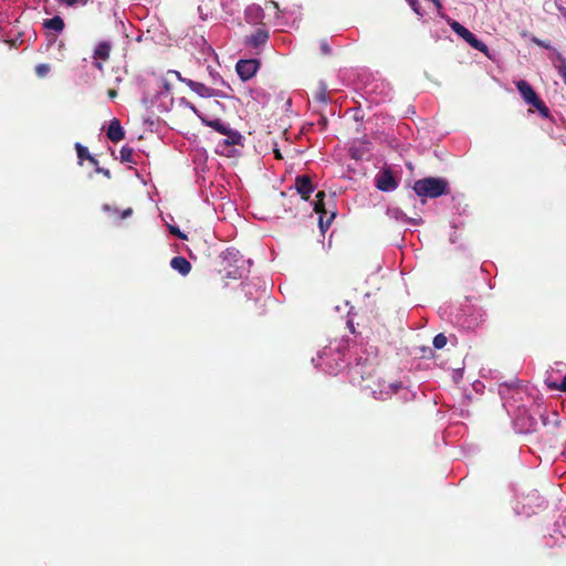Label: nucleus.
<instances>
[{
  "label": "nucleus",
  "instance_id": "6",
  "mask_svg": "<svg viewBox=\"0 0 566 566\" xmlns=\"http://www.w3.org/2000/svg\"><path fill=\"white\" fill-rule=\"evenodd\" d=\"M325 196L326 195L324 191H318L316 193L315 200L313 202L314 211L319 214L318 226L321 228L322 233H324L329 228L332 220L336 216L335 212H332L329 218L326 221H324V214H326V212H327L325 209V203H324Z\"/></svg>",
  "mask_w": 566,
  "mask_h": 566
},
{
  "label": "nucleus",
  "instance_id": "13",
  "mask_svg": "<svg viewBox=\"0 0 566 566\" xmlns=\"http://www.w3.org/2000/svg\"><path fill=\"white\" fill-rule=\"evenodd\" d=\"M106 135H107V138L109 140H112L113 143H118L124 138L125 132H124L123 127L120 126V123L117 118H114L113 120H111V124L107 128Z\"/></svg>",
  "mask_w": 566,
  "mask_h": 566
},
{
  "label": "nucleus",
  "instance_id": "5",
  "mask_svg": "<svg viewBox=\"0 0 566 566\" xmlns=\"http://www.w3.org/2000/svg\"><path fill=\"white\" fill-rule=\"evenodd\" d=\"M363 388L370 389L371 395L377 400H387L392 394H396L401 388V382L396 381L386 385L385 381H378L376 387H373L369 384L363 385Z\"/></svg>",
  "mask_w": 566,
  "mask_h": 566
},
{
  "label": "nucleus",
  "instance_id": "32",
  "mask_svg": "<svg viewBox=\"0 0 566 566\" xmlns=\"http://www.w3.org/2000/svg\"><path fill=\"white\" fill-rule=\"evenodd\" d=\"M321 49H322L324 54H328L331 52V48L328 46V44L326 42H323L321 44Z\"/></svg>",
  "mask_w": 566,
  "mask_h": 566
},
{
  "label": "nucleus",
  "instance_id": "27",
  "mask_svg": "<svg viewBox=\"0 0 566 566\" xmlns=\"http://www.w3.org/2000/svg\"><path fill=\"white\" fill-rule=\"evenodd\" d=\"M169 231H170L171 234L178 237L181 240H186L187 239V235L184 232H181L179 230V228H177V227H172V226L169 227Z\"/></svg>",
  "mask_w": 566,
  "mask_h": 566
},
{
  "label": "nucleus",
  "instance_id": "39",
  "mask_svg": "<svg viewBox=\"0 0 566 566\" xmlns=\"http://www.w3.org/2000/svg\"><path fill=\"white\" fill-rule=\"evenodd\" d=\"M326 123H327V119H326V118H324V119L322 120V124H326Z\"/></svg>",
  "mask_w": 566,
  "mask_h": 566
},
{
  "label": "nucleus",
  "instance_id": "2",
  "mask_svg": "<svg viewBox=\"0 0 566 566\" xmlns=\"http://www.w3.org/2000/svg\"><path fill=\"white\" fill-rule=\"evenodd\" d=\"M221 263L227 276L231 279L241 277L242 264L244 263L243 256L234 248H229L221 253Z\"/></svg>",
  "mask_w": 566,
  "mask_h": 566
},
{
  "label": "nucleus",
  "instance_id": "20",
  "mask_svg": "<svg viewBox=\"0 0 566 566\" xmlns=\"http://www.w3.org/2000/svg\"><path fill=\"white\" fill-rule=\"evenodd\" d=\"M209 127L213 128L214 130L219 132L222 135L228 134L230 130H232L227 124H224L221 119H213L206 123Z\"/></svg>",
  "mask_w": 566,
  "mask_h": 566
},
{
  "label": "nucleus",
  "instance_id": "33",
  "mask_svg": "<svg viewBox=\"0 0 566 566\" xmlns=\"http://www.w3.org/2000/svg\"><path fill=\"white\" fill-rule=\"evenodd\" d=\"M132 213H133V209H132V208H127V209H125V210L122 212L120 218H122V219H125V218L129 217Z\"/></svg>",
  "mask_w": 566,
  "mask_h": 566
},
{
  "label": "nucleus",
  "instance_id": "17",
  "mask_svg": "<svg viewBox=\"0 0 566 566\" xmlns=\"http://www.w3.org/2000/svg\"><path fill=\"white\" fill-rule=\"evenodd\" d=\"M516 88L518 93L521 94L524 102L535 96L537 93L533 90L531 84L526 82L525 80H520L516 83Z\"/></svg>",
  "mask_w": 566,
  "mask_h": 566
},
{
  "label": "nucleus",
  "instance_id": "30",
  "mask_svg": "<svg viewBox=\"0 0 566 566\" xmlns=\"http://www.w3.org/2000/svg\"><path fill=\"white\" fill-rule=\"evenodd\" d=\"M60 3H63V4H66L69 7H73L75 4H77L78 2H82L83 4L86 3V1H82V0H57Z\"/></svg>",
  "mask_w": 566,
  "mask_h": 566
},
{
  "label": "nucleus",
  "instance_id": "12",
  "mask_svg": "<svg viewBox=\"0 0 566 566\" xmlns=\"http://www.w3.org/2000/svg\"><path fill=\"white\" fill-rule=\"evenodd\" d=\"M182 83H185L192 92L198 94L200 97H212L216 96L214 90L208 87L203 83L196 82L192 80H182Z\"/></svg>",
  "mask_w": 566,
  "mask_h": 566
},
{
  "label": "nucleus",
  "instance_id": "25",
  "mask_svg": "<svg viewBox=\"0 0 566 566\" xmlns=\"http://www.w3.org/2000/svg\"><path fill=\"white\" fill-rule=\"evenodd\" d=\"M314 99L321 103L326 104L328 102V96L326 93V88L322 87L314 94Z\"/></svg>",
  "mask_w": 566,
  "mask_h": 566
},
{
  "label": "nucleus",
  "instance_id": "35",
  "mask_svg": "<svg viewBox=\"0 0 566 566\" xmlns=\"http://www.w3.org/2000/svg\"><path fill=\"white\" fill-rule=\"evenodd\" d=\"M107 94L111 98H115L117 96V92L115 90H108Z\"/></svg>",
  "mask_w": 566,
  "mask_h": 566
},
{
  "label": "nucleus",
  "instance_id": "11",
  "mask_svg": "<svg viewBox=\"0 0 566 566\" xmlns=\"http://www.w3.org/2000/svg\"><path fill=\"white\" fill-rule=\"evenodd\" d=\"M224 136L226 138L220 140L218 144V148H220L222 154L229 151V147L240 145L242 142V135L234 129L230 130Z\"/></svg>",
  "mask_w": 566,
  "mask_h": 566
},
{
  "label": "nucleus",
  "instance_id": "18",
  "mask_svg": "<svg viewBox=\"0 0 566 566\" xmlns=\"http://www.w3.org/2000/svg\"><path fill=\"white\" fill-rule=\"evenodd\" d=\"M75 149L77 157L80 159V165H82L83 160L87 159L93 166H97L98 160L90 154L88 149L85 146L77 143L75 144Z\"/></svg>",
  "mask_w": 566,
  "mask_h": 566
},
{
  "label": "nucleus",
  "instance_id": "26",
  "mask_svg": "<svg viewBox=\"0 0 566 566\" xmlns=\"http://www.w3.org/2000/svg\"><path fill=\"white\" fill-rule=\"evenodd\" d=\"M6 43H8L11 48H18L22 42V34H18L14 39H6Z\"/></svg>",
  "mask_w": 566,
  "mask_h": 566
},
{
  "label": "nucleus",
  "instance_id": "8",
  "mask_svg": "<svg viewBox=\"0 0 566 566\" xmlns=\"http://www.w3.org/2000/svg\"><path fill=\"white\" fill-rule=\"evenodd\" d=\"M260 66V62L255 59L251 60H240L235 65L237 73L242 81H248L252 78Z\"/></svg>",
  "mask_w": 566,
  "mask_h": 566
},
{
  "label": "nucleus",
  "instance_id": "24",
  "mask_svg": "<svg viewBox=\"0 0 566 566\" xmlns=\"http://www.w3.org/2000/svg\"><path fill=\"white\" fill-rule=\"evenodd\" d=\"M51 71V66L46 63L38 64L35 66V73L39 77L46 76Z\"/></svg>",
  "mask_w": 566,
  "mask_h": 566
},
{
  "label": "nucleus",
  "instance_id": "1",
  "mask_svg": "<svg viewBox=\"0 0 566 566\" xmlns=\"http://www.w3.org/2000/svg\"><path fill=\"white\" fill-rule=\"evenodd\" d=\"M413 191L421 198H438L449 193V182L441 177H426L416 180L413 184Z\"/></svg>",
  "mask_w": 566,
  "mask_h": 566
},
{
  "label": "nucleus",
  "instance_id": "36",
  "mask_svg": "<svg viewBox=\"0 0 566 566\" xmlns=\"http://www.w3.org/2000/svg\"><path fill=\"white\" fill-rule=\"evenodd\" d=\"M172 73L177 76V78H178L180 82H182V80H186L185 77H182V76H181V74H180L178 71H174Z\"/></svg>",
  "mask_w": 566,
  "mask_h": 566
},
{
  "label": "nucleus",
  "instance_id": "34",
  "mask_svg": "<svg viewBox=\"0 0 566 566\" xmlns=\"http://www.w3.org/2000/svg\"><path fill=\"white\" fill-rule=\"evenodd\" d=\"M559 73L562 74L564 82L566 84V66L560 67Z\"/></svg>",
  "mask_w": 566,
  "mask_h": 566
},
{
  "label": "nucleus",
  "instance_id": "16",
  "mask_svg": "<svg viewBox=\"0 0 566 566\" xmlns=\"http://www.w3.org/2000/svg\"><path fill=\"white\" fill-rule=\"evenodd\" d=\"M525 103L531 105V106H533L539 113V115L542 117H544V118H549L551 117L549 108L538 97L537 94L535 96H533L532 98L527 99Z\"/></svg>",
  "mask_w": 566,
  "mask_h": 566
},
{
  "label": "nucleus",
  "instance_id": "3",
  "mask_svg": "<svg viewBox=\"0 0 566 566\" xmlns=\"http://www.w3.org/2000/svg\"><path fill=\"white\" fill-rule=\"evenodd\" d=\"M318 366H324L325 370L329 374H336L338 369L342 367V353L339 349L333 348H324L323 352L318 354Z\"/></svg>",
  "mask_w": 566,
  "mask_h": 566
},
{
  "label": "nucleus",
  "instance_id": "4",
  "mask_svg": "<svg viewBox=\"0 0 566 566\" xmlns=\"http://www.w3.org/2000/svg\"><path fill=\"white\" fill-rule=\"evenodd\" d=\"M452 31L458 34L460 38H462L468 44H470L473 49L488 54L489 48L488 45L479 40L470 30H468L465 27H463L458 21H451L449 23Z\"/></svg>",
  "mask_w": 566,
  "mask_h": 566
},
{
  "label": "nucleus",
  "instance_id": "21",
  "mask_svg": "<svg viewBox=\"0 0 566 566\" xmlns=\"http://www.w3.org/2000/svg\"><path fill=\"white\" fill-rule=\"evenodd\" d=\"M122 163H134V149L129 146H123L119 150Z\"/></svg>",
  "mask_w": 566,
  "mask_h": 566
},
{
  "label": "nucleus",
  "instance_id": "31",
  "mask_svg": "<svg viewBox=\"0 0 566 566\" xmlns=\"http://www.w3.org/2000/svg\"><path fill=\"white\" fill-rule=\"evenodd\" d=\"M409 4L411 6V8L413 9V11L416 13H420L419 12V4H418V0H408Z\"/></svg>",
  "mask_w": 566,
  "mask_h": 566
},
{
  "label": "nucleus",
  "instance_id": "28",
  "mask_svg": "<svg viewBox=\"0 0 566 566\" xmlns=\"http://www.w3.org/2000/svg\"><path fill=\"white\" fill-rule=\"evenodd\" d=\"M94 167H95V171H96L97 174H102V175H104V176H105L106 178H108V179L111 178V171H109L108 169L103 168V167H102V166H99L98 164H97V166H94Z\"/></svg>",
  "mask_w": 566,
  "mask_h": 566
},
{
  "label": "nucleus",
  "instance_id": "23",
  "mask_svg": "<svg viewBox=\"0 0 566 566\" xmlns=\"http://www.w3.org/2000/svg\"><path fill=\"white\" fill-rule=\"evenodd\" d=\"M447 342H448V339H447L446 335L440 333L434 336L432 344H433L434 348L441 349L447 345Z\"/></svg>",
  "mask_w": 566,
  "mask_h": 566
},
{
  "label": "nucleus",
  "instance_id": "19",
  "mask_svg": "<svg viewBox=\"0 0 566 566\" xmlns=\"http://www.w3.org/2000/svg\"><path fill=\"white\" fill-rule=\"evenodd\" d=\"M44 28L53 30L55 32H62L64 29V21L61 17L56 15L51 19L44 20Z\"/></svg>",
  "mask_w": 566,
  "mask_h": 566
},
{
  "label": "nucleus",
  "instance_id": "10",
  "mask_svg": "<svg viewBox=\"0 0 566 566\" xmlns=\"http://www.w3.org/2000/svg\"><path fill=\"white\" fill-rule=\"evenodd\" d=\"M111 50H112V45L107 41H103L97 44V46L94 50V54H93V57L96 61L94 63V66L97 70L103 71L102 61H107L109 59Z\"/></svg>",
  "mask_w": 566,
  "mask_h": 566
},
{
  "label": "nucleus",
  "instance_id": "37",
  "mask_svg": "<svg viewBox=\"0 0 566 566\" xmlns=\"http://www.w3.org/2000/svg\"><path fill=\"white\" fill-rule=\"evenodd\" d=\"M275 157H276V158H281V154H280V151H279V150H275Z\"/></svg>",
  "mask_w": 566,
  "mask_h": 566
},
{
  "label": "nucleus",
  "instance_id": "9",
  "mask_svg": "<svg viewBox=\"0 0 566 566\" xmlns=\"http://www.w3.org/2000/svg\"><path fill=\"white\" fill-rule=\"evenodd\" d=\"M294 186L303 200H308L311 193L315 190L311 178L306 175L297 176Z\"/></svg>",
  "mask_w": 566,
  "mask_h": 566
},
{
  "label": "nucleus",
  "instance_id": "29",
  "mask_svg": "<svg viewBox=\"0 0 566 566\" xmlns=\"http://www.w3.org/2000/svg\"><path fill=\"white\" fill-rule=\"evenodd\" d=\"M532 42L535 43L536 45L541 46V48H544V49H548L549 48V44L546 43L545 41L536 38V36H533L532 38Z\"/></svg>",
  "mask_w": 566,
  "mask_h": 566
},
{
  "label": "nucleus",
  "instance_id": "7",
  "mask_svg": "<svg viewBox=\"0 0 566 566\" xmlns=\"http://www.w3.org/2000/svg\"><path fill=\"white\" fill-rule=\"evenodd\" d=\"M376 187L384 192L394 191L398 187V181L391 169L384 168L376 175Z\"/></svg>",
  "mask_w": 566,
  "mask_h": 566
},
{
  "label": "nucleus",
  "instance_id": "14",
  "mask_svg": "<svg viewBox=\"0 0 566 566\" xmlns=\"http://www.w3.org/2000/svg\"><path fill=\"white\" fill-rule=\"evenodd\" d=\"M269 39V32L265 29H256L251 35L247 36L245 43L252 48L263 45Z\"/></svg>",
  "mask_w": 566,
  "mask_h": 566
},
{
  "label": "nucleus",
  "instance_id": "38",
  "mask_svg": "<svg viewBox=\"0 0 566 566\" xmlns=\"http://www.w3.org/2000/svg\"><path fill=\"white\" fill-rule=\"evenodd\" d=\"M326 123H327V119H326V118H324V119L322 120V124H326Z\"/></svg>",
  "mask_w": 566,
  "mask_h": 566
},
{
  "label": "nucleus",
  "instance_id": "15",
  "mask_svg": "<svg viewBox=\"0 0 566 566\" xmlns=\"http://www.w3.org/2000/svg\"><path fill=\"white\" fill-rule=\"evenodd\" d=\"M170 266L182 275H187L191 271L190 262L184 256H175L170 261Z\"/></svg>",
  "mask_w": 566,
  "mask_h": 566
},
{
  "label": "nucleus",
  "instance_id": "22",
  "mask_svg": "<svg viewBox=\"0 0 566 566\" xmlns=\"http://www.w3.org/2000/svg\"><path fill=\"white\" fill-rule=\"evenodd\" d=\"M546 385L551 389L566 391V376L563 378V380L560 382H556V381H552V380L547 379Z\"/></svg>",
  "mask_w": 566,
  "mask_h": 566
}]
</instances>
